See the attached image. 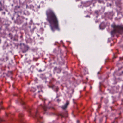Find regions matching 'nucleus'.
<instances>
[{
  "instance_id": "nucleus-5",
  "label": "nucleus",
  "mask_w": 123,
  "mask_h": 123,
  "mask_svg": "<svg viewBox=\"0 0 123 123\" xmlns=\"http://www.w3.org/2000/svg\"><path fill=\"white\" fill-rule=\"evenodd\" d=\"M43 109H44V110H45V107H43Z\"/></svg>"
},
{
  "instance_id": "nucleus-9",
  "label": "nucleus",
  "mask_w": 123,
  "mask_h": 123,
  "mask_svg": "<svg viewBox=\"0 0 123 123\" xmlns=\"http://www.w3.org/2000/svg\"><path fill=\"white\" fill-rule=\"evenodd\" d=\"M78 121H77V122H78Z\"/></svg>"
},
{
  "instance_id": "nucleus-6",
  "label": "nucleus",
  "mask_w": 123,
  "mask_h": 123,
  "mask_svg": "<svg viewBox=\"0 0 123 123\" xmlns=\"http://www.w3.org/2000/svg\"><path fill=\"white\" fill-rule=\"evenodd\" d=\"M2 10V8H0V11H1Z\"/></svg>"
},
{
  "instance_id": "nucleus-7",
  "label": "nucleus",
  "mask_w": 123,
  "mask_h": 123,
  "mask_svg": "<svg viewBox=\"0 0 123 123\" xmlns=\"http://www.w3.org/2000/svg\"><path fill=\"white\" fill-rule=\"evenodd\" d=\"M6 59H8V57H6Z\"/></svg>"
},
{
  "instance_id": "nucleus-3",
  "label": "nucleus",
  "mask_w": 123,
  "mask_h": 123,
  "mask_svg": "<svg viewBox=\"0 0 123 123\" xmlns=\"http://www.w3.org/2000/svg\"><path fill=\"white\" fill-rule=\"evenodd\" d=\"M37 112L36 113V115L34 116V117H38V115L37 114Z\"/></svg>"
},
{
  "instance_id": "nucleus-1",
  "label": "nucleus",
  "mask_w": 123,
  "mask_h": 123,
  "mask_svg": "<svg viewBox=\"0 0 123 123\" xmlns=\"http://www.w3.org/2000/svg\"><path fill=\"white\" fill-rule=\"evenodd\" d=\"M47 20L50 23V26L52 31H53L55 29L59 30L58 21L57 17L53 10L49 8L46 11Z\"/></svg>"
},
{
  "instance_id": "nucleus-4",
  "label": "nucleus",
  "mask_w": 123,
  "mask_h": 123,
  "mask_svg": "<svg viewBox=\"0 0 123 123\" xmlns=\"http://www.w3.org/2000/svg\"><path fill=\"white\" fill-rule=\"evenodd\" d=\"M1 2H0V6H1Z\"/></svg>"
},
{
  "instance_id": "nucleus-2",
  "label": "nucleus",
  "mask_w": 123,
  "mask_h": 123,
  "mask_svg": "<svg viewBox=\"0 0 123 123\" xmlns=\"http://www.w3.org/2000/svg\"><path fill=\"white\" fill-rule=\"evenodd\" d=\"M69 103V101H67L66 102L64 105L62 106V108L63 109H65L68 105Z\"/></svg>"
},
{
  "instance_id": "nucleus-10",
  "label": "nucleus",
  "mask_w": 123,
  "mask_h": 123,
  "mask_svg": "<svg viewBox=\"0 0 123 123\" xmlns=\"http://www.w3.org/2000/svg\"><path fill=\"white\" fill-rule=\"evenodd\" d=\"M4 14H5V12H4Z\"/></svg>"
},
{
  "instance_id": "nucleus-8",
  "label": "nucleus",
  "mask_w": 123,
  "mask_h": 123,
  "mask_svg": "<svg viewBox=\"0 0 123 123\" xmlns=\"http://www.w3.org/2000/svg\"><path fill=\"white\" fill-rule=\"evenodd\" d=\"M101 25H100V26H101Z\"/></svg>"
}]
</instances>
